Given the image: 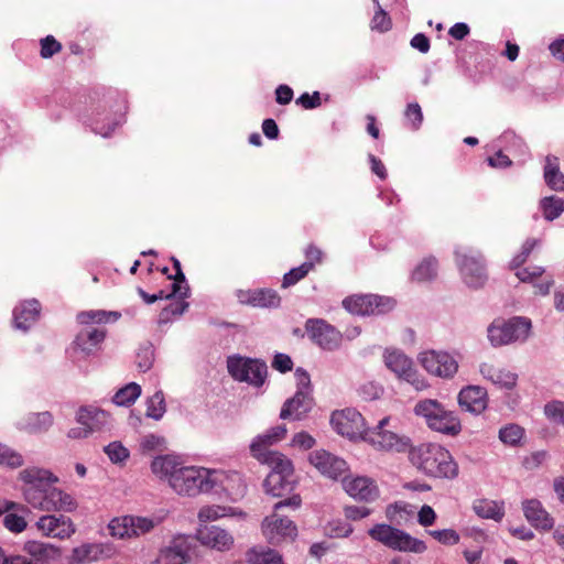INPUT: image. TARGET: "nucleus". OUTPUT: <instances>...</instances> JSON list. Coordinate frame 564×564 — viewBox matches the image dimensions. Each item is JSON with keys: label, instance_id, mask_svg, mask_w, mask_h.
<instances>
[{"label": "nucleus", "instance_id": "f257e3e1", "mask_svg": "<svg viewBox=\"0 0 564 564\" xmlns=\"http://www.w3.org/2000/svg\"><path fill=\"white\" fill-rule=\"evenodd\" d=\"M23 486L24 501L33 509L45 512H73L77 508L75 498L54 485L58 477L52 471L39 467L21 470L18 476Z\"/></svg>", "mask_w": 564, "mask_h": 564}, {"label": "nucleus", "instance_id": "f03ea898", "mask_svg": "<svg viewBox=\"0 0 564 564\" xmlns=\"http://www.w3.org/2000/svg\"><path fill=\"white\" fill-rule=\"evenodd\" d=\"M411 463L425 475L453 479L458 475V465L447 449L438 444H421L410 452Z\"/></svg>", "mask_w": 564, "mask_h": 564}, {"label": "nucleus", "instance_id": "7ed1b4c3", "mask_svg": "<svg viewBox=\"0 0 564 564\" xmlns=\"http://www.w3.org/2000/svg\"><path fill=\"white\" fill-rule=\"evenodd\" d=\"M369 536L384 546L399 551L421 554L426 551L424 541L413 538L408 532L386 523L375 524L368 530Z\"/></svg>", "mask_w": 564, "mask_h": 564}, {"label": "nucleus", "instance_id": "20e7f679", "mask_svg": "<svg viewBox=\"0 0 564 564\" xmlns=\"http://www.w3.org/2000/svg\"><path fill=\"white\" fill-rule=\"evenodd\" d=\"M488 339L494 347L510 345L525 339L529 333V321L525 317L496 318L488 326Z\"/></svg>", "mask_w": 564, "mask_h": 564}, {"label": "nucleus", "instance_id": "39448f33", "mask_svg": "<svg viewBox=\"0 0 564 564\" xmlns=\"http://www.w3.org/2000/svg\"><path fill=\"white\" fill-rule=\"evenodd\" d=\"M364 441L369 443L375 449L383 452H405L410 445L406 436L401 435L391 426L389 416L383 417L373 429H368Z\"/></svg>", "mask_w": 564, "mask_h": 564}, {"label": "nucleus", "instance_id": "423d86ee", "mask_svg": "<svg viewBox=\"0 0 564 564\" xmlns=\"http://www.w3.org/2000/svg\"><path fill=\"white\" fill-rule=\"evenodd\" d=\"M210 470L204 467L181 466L171 488L181 496L195 497L208 492Z\"/></svg>", "mask_w": 564, "mask_h": 564}, {"label": "nucleus", "instance_id": "0eeeda50", "mask_svg": "<svg viewBox=\"0 0 564 564\" xmlns=\"http://www.w3.org/2000/svg\"><path fill=\"white\" fill-rule=\"evenodd\" d=\"M229 375L237 381L261 387L267 378L268 368L257 359L231 356L227 359Z\"/></svg>", "mask_w": 564, "mask_h": 564}, {"label": "nucleus", "instance_id": "6e6552de", "mask_svg": "<svg viewBox=\"0 0 564 564\" xmlns=\"http://www.w3.org/2000/svg\"><path fill=\"white\" fill-rule=\"evenodd\" d=\"M455 256L464 283L471 289L482 288L488 275L481 256L463 248H458Z\"/></svg>", "mask_w": 564, "mask_h": 564}, {"label": "nucleus", "instance_id": "1a4fd4ad", "mask_svg": "<svg viewBox=\"0 0 564 564\" xmlns=\"http://www.w3.org/2000/svg\"><path fill=\"white\" fill-rule=\"evenodd\" d=\"M384 365L399 378L410 382L416 390H424L429 387L424 378L420 377L410 358L397 349H387Z\"/></svg>", "mask_w": 564, "mask_h": 564}, {"label": "nucleus", "instance_id": "9d476101", "mask_svg": "<svg viewBox=\"0 0 564 564\" xmlns=\"http://www.w3.org/2000/svg\"><path fill=\"white\" fill-rule=\"evenodd\" d=\"M261 530L267 541L273 545L293 541L297 535L294 522L279 512L267 516L262 521Z\"/></svg>", "mask_w": 564, "mask_h": 564}, {"label": "nucleus", "instance_id": "9b49d317", "mask_svg": "<svg viewBox=\"0 0 564 564\" xmlns=\"http://www.w3.org/2000/svg\"><path fill=\"white\" fill-rule=\"evenodd\" d=\"M394 304L392 299L375 294L354 295L343 301V306L357 315L383 314L391 311Z\"/></svg>", "mask_w": 564, "mask_h": 564}, {"label": "nucleus", "instance_id": "f8f14e48", "mask_svg": "<svg viewBox=\"0 0 564 564\" xmlns=\"http://www.w3.org/2000/svg\"><path fill=\"white\" fill-rule=\"evenodd\" d=\"M330 424L334 430L350 440L361 437L364 440L366 429L365 419L355 409H345L332 414Z\"/></svg>", "mask_w": 564, "mask_h": 564}, {"label": "nucleus", "instance_id": "ddd939ff", "mask_svg": "<svg viewBox=\"0 0 564 564\" xmlns=\"http://www.w3.org/2000/svg\"><path fill=\"white\" fill-rule=\"evenodd\" d=\"M419 361L430 375L444 379L453 378L458 370V362L446 351H423Z\"/></svg>", "mask_w": 564, "mask_h": 564}, {"label": "nucleus", "instance_id": "4468645a", "mask_svg": "<svg viewBox=\"0 0 564 564\" xmlns=\"http://www.w3.org/2000/svg\"><path fill=\"white\" fill-rule=\"evenodd\" d=\"M212 491L216 494L225 492L231 499L236 500L243 497L246 485L239 473L212 469L208 492Z\"/></svg>", "mask_w": 564, "mask_h": 564}, {"label": "nucleus", "instance_id": "2eb2a0df", "mask_svg": "<svg viewBox=\"0 0 564 564\" xmlns=\"http://www.w3.org/2000/svg\"><path fill=\"white\" fill-rule=\"evenodd\" d=\"M305 328L310 338L323 349L333 350L340 345V333L324 319H308Z\"/></svg>", "mask_w": 564, "mask_h": 564}, {"label": "nucleus", "instance_id": "dca6fc26", "mask_svg": "<svg viewBox=\"0 0 564 564\" xmlns=\"http://www.w3.org/2000/svg\"><path fill=\"white\" fill-rule=\"evenodd\" d=\"M197 541L209 549L226 552L229 551L235 542V539L230 532L218 527L200 524L196 531Z\"/></svg>", "mask_w": 564, "mask_h": 564}, {"label": "nucleus", "instance_id": "f3484780", "mask_svg": "<svg viewBox=\"0 0 564 564\" xmlns=\"http://www.w3.org/2000/svg\"><path fill=\"white\" fill-rule=\"evenodd\" d=\"M308 460L322 475L332 479H337L348 469L344 459L324 449L312 452L308 456Z\"/></svg>", "mask_w": 564, "mask_h": 564}, {"label": "nucleus", "instance_id": "a211bd4d", "mask_svg": "<svg viewBox=\"0 0 564 564\" xmlns=\"http://www.w3.org/2000/svg\"><path fill=\"white\" fill-rule=\"evenodd\" d=\"M343 487L351 498L359 501L371 502L379 497L376 481L366 476L345 477Z\"/></svg>", "mask_w": 564, "mask_h": 564}, {"label": "nucleus", "instance_id": "6ab92c4d", "mask_svg": "<svg viewBox=\"0 0 564 564\" xmlns=\"http://www.w3.org/2000/svg\"><path fill=\"white\" fill-rule=\"evenodd\" d=\"M191 541L188 536L177 535L161 549L158 564H184L189 561Z\"/></svg>", "mask_w": 564, "mask_h": 564}, {"label": "nucleus", "instance_id": "aec40b11", "mask_svg": "<svg viewBox=\"0 0 564 564\" xmlns=\"http://www.w3.org/2000/svg\"><path fill=\"white\" fill-rule=\"evenodd\" d=\"M36 527L44 535L62 540L70 538L76 531L73 521L65 516H42Z\"/></svg>", "mask_w": 564, "mask_h": 564}, {"label": "nucleus", "instance_id": "412c9836", "mask_svg": "<svg viewBox=\"0 0 564 564\" xmlns=\"http://www.w3.org/2000/svg\"><path fill=\"white\" fill-rule=\"evenodd\" d=\"M76 421L84 425L91 435L97 432L108 431L111 427L109 414L93 405L82 406L76 413Z\"/></svg>", "mask_w": 564, "mask_h": 564}, {"label": "nucleus", "instance_id": "4be33fe9", "mask_svg": "<svg viewBox=\"0 0 564 564\" xmlns=\"http://www.w3.org/2000/svg\"><path fill=\"white\" fill-rule=\"evenodd\" d=\"M457 402L462 410L478 415L487 409V391L480 386H467L459 391Z\"/></svg>", "mask_w": 564, "mask_h": 564}, {"label": "nucleus", "instance_id": "5701e85b", "mask_svg": "<svg viewBox=\"0 0 564 564\" xmlns=\"http://www.w3.org/2000/svg\"><path fill=\"white\" fill-rule=\"evenodd\" d=\"M285 425L271 427L265 433L258 435L250 444V452L254 458H263L264 455L272 453L270 446L276 444L285 437Z\"/></svg>", "mask_w": 564, "mask_h": 564}, {"label": "nucleus", "instance_id": "b1692460", "mask_svg": "<svg viewBox=\"0 0 564 564\" xmlns=\"http://www.w3.org/2000/svg\"><path fill=\"white\" fill-rule=\"evenodd\" d=\"M312 395L304 392H296L293 398L284 402L280 417L282 420H302L312 410Z\"/></svg>", "mask_w": 564, "mask_h": 564}, {"label": "nucleus", "instance_id": "393cba45", "mask_svg": "<svg viewBox=\"0 0 564 564\" xmlns=\"http://www.w3.org/2000/svg\"><path fill=\"white\" fill-rule=\"evenodd\" d=\"M54 423V417L51 412H34L23 416L18 422V427L30 434L46 433Z\"/></svg>", "mask_w": 564, "mask_h": 564}, {"label": "nucleus", "instance_id": "a878e982", "mask_svg": "<svg viewBox=\"0 0 564 564\" xmlns=\"http://www.w3.org/2000/svg\"><path fill=\"white\" fill-rule=\"evenodd\" d=\"M182 463L172 455L156 456L151 463L152 473L163 481H167L169 486L173 484V478L178 473Z\"/></svg>", "mask_w": 564, "mask_h": 564}, {"label": "nucleus", "instance_id": "bb28decb", "mask_svg": "<svg viewBox=\"0 0 564 564\" xmlns=\"http://www.w3.org/2000/svg\"><path fill=\"white\" fill-rule=\"evenodd\" d=\"M41 305L39 301L31 300L14 308V324L19 329L26 330L40 315Z\"/></svg>", "mask_w": 564, "mask_h": 564}, {"label": "nucleus", "instance_id": "cd10ccee", "mask_svg": "<svg viewBox=\"0 0 564 564\" xmlns=\"http://www.w3.org/2000/svg\"><path fill=\"white\" fill-rule=\"evenodd\" d=\"M106 332L102 328H85L75 338V346L85 355H90L105 339Z\"/></svg>", "mask_w": 564, "mask_h": 564}, {"label": "nucleus", "instance_id": "c85d7f7f", "mask_svg": "<svg viewBox=\"0 0 564 564\" xmlns=\"http://www.w3.org/2000/svg\"><path fill=\"white\" fill-rule=\"evenodd\" d=\"M431 430L455 436L460 433L462 424L458 416L453 411H448L445 408L438 413L436 419L430 426Z\"/></svg>", "mask_w": 564, "mask_h": 564}, {"label": "nucleus", "instance_id": "c756f323", "mask_svg": "<svg viewBox=\"0 0 564 564\" xmlns=\"http://www.w3.org/2000/svg\"><path fill=\"white\" fill-rule=\"evenodd\" d=\"M480 373L494 384L506 389H511L517 383V375L490 364H482L480 366Z\"/></svg>", "mask_w": 564, "mask_h": 564}, {"label": "nucleus", "instance_id": "7c9ffc66", "mask_svg": "<svg viewBox=\"0 0 564 564\" xmlns=\"http://www.w3.org/2000/svg\"><path fill=\"white\" fill-rule=\"evenodd\" d=\"M293 475H278L270 473L264 479L263 487L265 492L273 497H283L293 489Z\"/></svg>", "mask_w": 564, "mask_h": 564}, {"label": "nucleus", "instance_id": "2f4dec72", "mask_svg": "<svg viewBox=\"0 0 564 564\" xmlns=\"http://www.w3.org/2000/svg\"><path fill=\"white\" fill-rule=\"evenodd\" d=\"M544 181L551 189L556 192L564 191V174L560 171V162L556 156H546Z\"/></svg>", "mask_w": 564, "mask_h": 564}, {"label": "nucleus", "instance_id": "473e14b6", "mask_svg": "<svg viewBox=\"0 0 564 564\" xmlns=\"http://www.w3.org/2000/svg\"><path fill=\"white\" fill-rule=\"evenodd\" d=\"M24 551L36 561L48 562L59 557V550L48 543L29 541L24 544Z\"/></svg>", "mask_w": 564, "mask_h": 564}, {"label": "nucleus", "instance_id": "72a5a7b5", "mask_svg": "<svg viewBox=\"0 0 564 564\" xmlns=\"http://www.w3.org/2000/svg\"><path fill=\"white\" fill-rule=\"evenodd\" d=\"M104 555V546L96 543L82 544L73 550L70 562L85 564L98 561Z\"/></svg>", "mask_w": 564, "mask_h": 564}, {"label": "nucleus", "instance_id": "f704fd0d", "mask_svg": "<svg viewBox=\"0 0 564 564\" xmlns=\"http://www.w3.org/2000/svg\"><path fill=\"white\" fill-rule=\"evenodd\" d=\"M554 518L543 508L539 500L531 499V527L546 532L554 528Z\"/></svg>", "mask_w": 564, "mask_h": 564}, {"label": "nucleus", "instance_id": "c9c22d12", "mask_svg": "<svg viewBox=\"0 0 564 564\" xmlns=\"http://www.w3.org/2000/svg\"><path fill=\"white\" fill-rule=\"evenodd\" d=\"M261 464L268 465L271 468L270 473H278V475H293L294 467L292 462L280 452H272L264 455L263 458H256Z\"/></svg>", "mask_w": 564, "mask_h": 564}, {"label": "nucleus", "instance_id": "e433bc0d", "mask_svg": "<svg viewBox=\"0 0 564 564\" xmlns=\"http://www.w3.org/2000/svg\"><path fill=\"white\" fill-rule=\"evenodd\" d=\"M528 259L529 246L528 242H524L521 250L513 254L508 265L509 271L512 272L520 282H527L529 280Z\"/></svg>", "mask_w": 564, "mask_h": 564}, {"label": "nucleus", "instance_id": "4c0bfd02", "mask_svg": "<svg viewBox=\"0 0 564 564\" xmlns=\"http://www.w3.org/2000/svg\"><path fill=\"white\" fill-rule=\"evenodd\" d=\"M247 564H283L281 556L271 549L256 546L246 553Z\"/></svg>", "mask_w": 564, "mask_h": 564}, {"label": "nucleus", "instance_id": "58836bf2", "mask_svg": "<svg viewBox=\"0 0 564 564\" xmlns=\"http://www.w3.org/2000/svg\"><path fill=\"white\" fill-rule=\"evenodd\" d=\"M22 507L24 508V510L12 508L9 511H4L2 513L4 514L3 525L10 532L21 533L28 527L24 514L29 512V508L25 505H22Z\"/></svg>", "mask_w": 564, "mask_h": 564}, {"label": "nucleus", "instance_id": "ea45409f", "mask_svg": "<svg viewBox=\"0 0 564 564\" xmlns=\"http://www.w3.org/2000/svg\"><path fill=\"white\" fill-rule=\"evenodd\" d=\"M473 509L477 516L484 519L500 521L503 517L502 506L492 500L478 499L474 502Z\"/></svg>", "mask_w": 564, "mask_h": 564}, {"label": "nucleus", "instance_id": "a19ab883", "mask_svg": "<svg viewBox=\"0 0 564 564\" xmlns=\"http://www.w3.org/2000/svg\"><path fill=\"white\" fill-rule=\"evenodd\" d=\"M444 409V405L436 400L425 399L417 402L414 406V413L425 420L427 426L434 422L438 413Z\"/></svg>", "mask_w": 564, "mask_h": 564}, {"label": "nucleus", "instance_id": "79ce46f5", "mask_svg": "<svg viewBox=\"0 0 564 564\" xmlns=\"http://www.w3.org/2000/svg\"><path fill=\"white\" fill-rule=\"evenodd\" d=\"M437 275V260L434 257H427L413 271V280L417 282H427Z\"/></svg>", "mask_w": 564, "mask_h": 564}, {"label": "nucleus", "instance_id": "37998d69", "mask_svg": "<svg viewBox=\"0 0 564 564\" xmlns=\"http://www.w3.org/2000/svg\"><path fill=\"white\" fill-rule=\"evenodd\" d=\"M539 206L546 220H554L564 212V199L553 195L547 196L540 200Z\"/></svg>", "mask_w": 564, "mask_h": 564}, {"label": "nucleus", "instance_id": "c03bdc74", "mask_svg": "<svg viewBox=\"0 0 564 564\" xmlns=\"http://www.w3.org/2000/svg\"><path fill=\"white\" fill-rule=\"evenodd\" d=\"M141 394V387L135 382H130L119 389L112 398L115 404L128 406L132 404Z\"/></svg>", "mask_w": 564, "mask_h": 564}, {"label": "nucleus", "instance_id": "a18cd8bd", "mask_svg": "<svg viewBox=\"0 0 564 564\" xmlns=\"http://www.w3.org/2000/svg\"><path fill=\"white\" fill-rule=\"evenodd\" d=\"M525 437V430L518 424H508L499 430V440L509 446L519 445Z\"/></svg>", "mask_w": 564, "mask_h": 564}, {"label": "nucleus", "instance_id": "49530a36", "mask_svg": "<svg viewBox=\"0 0 564 564\" xmlns=\"http://www.w3.org/2000/svg\"><path fill=\"white\" fill-rule=\"evenodd\" d=\"M280 301L281 299L274 290L260 289L253 291L251 305L259 307H276Z\"/></svg>", "mask_w": 564, "mask_h": 564}, {"label": "nucleus", "instance_id": "de8ad7c7", "mask_svg": "<svg viewBox=\"0 0 564 564\" xmlns=\"http://www.w3.org/2000/svg\"><path fill=\"white\" fill-rule=\"evenodd\" d=\"M130 528L132 532V538H137L143 534L151 532L155 527H158L161 522L159 518H147V517H135L130 516Z\"/></svg>", "mask_w": 564, "mask_h": 564}, {"label": "nucleus", "instance_id": "09e8293b", "mask_svg": "<svg viewBox=\"0 0 564 564\" xmlns=\"http://www.w3.org/2000/svg\"><path fill=\"white\" fill-rule=\"evenodd\" d=\"M110 317H113V321H117L120 317V314L117 312L88 311L79 313L77 315V321L83 325L94 323L101 324L107 323Z\"/></svg>", "mask_w": 564, "mask_h": 564}, {"label": "nucleus", "instance_id": "8fccbe9b", "mask_svg": "<svg viewBox=\"0 0 564 564\" xmlns=\"http://www.w3.org/2000/svg\"><path fill=\"white\" fill-rule=\"evenodd\" d=\"M24 464L23 456L10 446L0 443V466L19 468Z\"/></svg>", "mask_w": 564, "mask_h": 564}, {"label": "nucleus", "instance_id": "3c124183", "mask_svg": "<svg viewBox=\"0 0 564 564\" xmlns=\"http://www.w3.org/2000/svg\"><path fill=\"white\" fill-rule=\"evenodd\" d=\"M166 411L164 395L162 391L155 392L148 401H147V416L160 420Z\"/></svg>", "mask_w": 564, "mask_h": 564}, {"label": "nucleus", "instance_id": "603ef678", "mask_svg": "<svg viewBox=\"0 0 564 564\" xmlns=\"http://www.w3.org/2000/svg\"><path fill=\"white\" fill-rule=\"evenodd\" d=\"M231 508L221 506H205L198 511V520L200 524H206L208 521H215L223 517L229 516Z\"/></svg>", "mask_w": 564, "mask_h": 564}, {"label": "nucleus", "instance_id": "864d4df0", "mask_svg": "<svg viewBox=\"0 0 564 564\" xmlns=\"http://www.w3.org/2000/svg\"><path fill=\"white\" fill-rule=\"evenodd\" d=\"M130 521V516L112 519L108 525L110 534L119 539L132 538Z\"/></svg>", "mask_w": 564, "mask_h": 564}, {"label": "nucleus", "instance_id": "5fc2aeb1", "mask_svg": "<svg viewBox=\"0 0 564 564\" xmlns=\"http://www.w3.org/2000/svg\"><path fill=\"white\" fill-rule=\"evenodd\" d=\"M313 262L306 261L300 267L290 270L283 276L282 286L289 288L295 284L297 281L302 280L313 269Z\"/></svg>", "mask_w": 564, "mask_h": 564}, {"label": "nucleus", "instance_id": "6e6d98bb", "mask_svg": "<svg viewBox=\"0 0 564 564\" xmlns=\"http://www.w3.org/2000/svg\"><path fill=\"white\" fill-rule=\"evenodd\" d=\"M105 453L115 464H121L129 458V451L120 442L108 444L105 447Z\"/></svg>", "mask_w": 564, "mask_h": 564}, {"label": "nucleus", "instance_id": "4d7b16f0", "mask_svg": "<svg viewBox=\"0 0 564 564\" xmlns=\"http://www.w3.org/2000/svg\"><path fill=\"white\" fill-rule=\"evenodd\" d=\"M543 270L541 268H536L531 271V286L533 288V293L538 295H546L550 292V289L554 284V281L551 278H545L540 282H534V278L541 275Z\"/></svg>", "mask_w": 564, "mask_h": 564}, {"label": "nucleus", "instance_id": "13d9d810", "mask_svg": "<svg viewBox=\"0 0 564 564\" xmlns=\"http://www.w3.org/2000/svg\"><path fill=\"white\" fill-rule=\"evenodd\" d=\"M429 534L445 545H454L459 542V534L453 529L433 530L429 531Z\"/></svg>", "mask_w": 564, "mask_h": 564}, {"label": "nucleus", "instance_id": "bf43d9fd", "mask_svg": "<svg viewBox=\"0 0 564 564\" xmlns=\"http://www.w3.org/2000/svg\"><path fill=\"white\" fill-rule=\"evenodd\" d=\"M544 414L564 425V401H551L544 405Z\"/></svg>", "mask_w": 564, "mask_h": 564}, {"label": "nucleus", "instance_id": "052dcab7", "mask_svg": "<svg viewBox=\"0 0 564 564\" xmlns=\"http://www.w3.org/2000/svg\"><path fill=\"white\" fill-rule=\"evenodd\" d=\"M62 50V45L52 35H47L41 41V56L50 58Z\"/></svg>", "mask_w": 564, "mask_h": 564}, {"label": "nucleus", "instance_id": "680f3d73", "mask_svg": "<svg viewBox=\"0 0 564 564\" xmlns=\"http://www.w3.org/2000/svg\"><path fill=\"white\" fill-rule=\"evenodd\" d=\"M354 531V528L351 524L346 522H332L328 525V533L332 538H347Z\"/></svg>", "mask_w": 564, "mask_h": 564}, {"label": "nucleus", "instance_id": "e2e57ef3", "mask_svg": "<svg viewBox=\"0 0 564 564\" xmlns=\"http://www.w3.org/2000/svg\"><path fill=\"white\" fill-rule=\"evenodd\" d=\"M164 438L154 434H149L142 437L140 448L143 453H150L163 446Z\"/></svg>", "mask_w": 564, "mask_h": 564}, {"label": "nucleus", "instance_id": "0e129e2a", "mask_svg": "<svg viewBox=\"0 0 564 564\" xmlns=\"http://www.w3.org/2000/svg\"><path fill=\"white\" fill-rule=\"evenodd\" d=\"M294 375L296 379V392H304L311 394L312 387L310 375L302 368H297Z\"/></svg>", "mask_w": 564, "mask_h": 564}, {"label": "nucleus", "instance_id": "69168bd1", "mask_svg": "<svg viewBox=\"0 0 564 564\" xmlns=\"http://www.w3.org/2000/svg\"><path fill=\"white\" fill-rule=\"evenodd\" d=\"M371 513V510L366 507H357V506H347L344 509V514L347 519L357 521L368 517Z\"/></svg>", "mask_w": 564, "mask_h": 564}, {"label": "nucleus", "instance_id": "338daca9", "mask_svg": "<svg viewBox=\"0 0 564 564\" xmlns=\"http://www.w3.org/2000/svg\"><path fill=\"white\" fill-rule=\"evenodd\" d=\"M296 104L301 105L305 109H313L321 105V96L318 91H314L312 95L304 93L301 95Z\"/></svg>", "mask_w": 564, "mask_h": 564}, {"label": "nucleus", "instance_id": "774afa93", "mask_svg": "<svg viewBox=\"0 0 564 564\" xmlns=\"http://www.w3.org/2000/svg\"><path fill=\"white\" fill-rule=\"evenodd\" d=\"M436 513L431 506L424 505L419 511L417 521L423 527H430L435 522Z\"/></svg>", "mask_w": 564, "mask_h": 564}]
</instances>
